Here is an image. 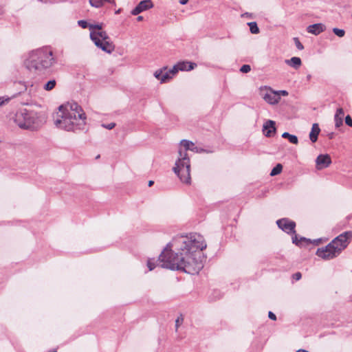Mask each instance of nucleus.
<instances>
[{
	"label": "nucleus",
	"instance_id": "18",
	"mask_svg": "<svg viewBox=\"0 0 352 352\" xmlns=\"http://www.w3.org/2000/svg\"><path fill=\"white\" fill-rule=\"evenodd\" d=\"M90 38L91 40H92V38H100L102 41H106L110 40L108 34L104 31H98V32L91 31L90 32Z\"/></svg>",
	"mask_w": 352,
	"mask_h": 352
},
{
	"label": "nucleus",
	"instance_id": "9",
	"mask_svg": "<svg viewBox=\"0 0 352 352\" xmlns=\"http://www.w3.org/2000/svg\"><path fill=\"white\" fill-rule=\"evenodd\" d=\"M94 44L102 51L111 54L114 50V45L109 41H102L100 38H92Z\"/></svg>",
	"mask_w": 352,
	"mask_h": 352
},
{
	"label": "nucleus",
	"instance_id": "16",
	"mask_svg": "<svg viewBox=\"0 0 352 352\" xmlns=\"http://www.w3.org/2000/svg\"><path fill=\"white\" fill-rule=\"evenodd\" d=\"M344 116V113L343 109L338 108L334 116L335 126L336 128H339L342 125Z\"/></svg>",
	"mask_w": 352,
	"mask_h": 352
},
{
	"label": "nucleus",
	"instance_id": "14",
	"mask_svg": "<svg viewBox=\"0 0 352 352\" xmlns=\"http://www.w3.org/2000/svg\"><path fill=\"white\" fill-rule=\"evenodd\" d=\"M166 68L164 69H158L154 73L155 77L160 80L162 83L166 82L168 80L172 78V76L168 74V72H164V70H165Z\"/></svg>",
	"mask_w": 352,
	"mask_h": 352
},
{
	"label": "nucleus",
	"instance_id": "47",
	"mask_svg": "<svg viewBox=\"0 0 352 352\" xmlns=\"http://www.w3.org/2000/svg\"><path fill=\"white\" fill-rule=\"evenodd\" d=\"M40 1H42L43 0H39Z\"/></svg>",
	"mask_w": 352,
	"mask_h": 352
},
{
	"label": "nucleus",
	"instance_id": "21",
	"mask_svg": "<svg viewBox=\"0 0 352 352\" xmlns=\"http://www.w3.org/2000/svg\"><path fill=\"white\" fill-rule=\"evenodd\" d=\"M282 137L283 138L288 139L289 142L294 144H297L298 143V139L296 135H292L289 133L288 132H284L282 134Z\"/></svg>",
	"mask_w": 352,
	"mask_h": 352
},
{
	"label": "nucleus",
	"instance_id": "3",
	"mask_svg": "<svg viewBox=\"0 0 352 352\" xmlns=\"http://www.w3.org/2000/svg\"><path fill=\"white\" fill-rule=\"evenodd\" d=\"M180 144L184 147V151L182 148L179 149V157L177 160L173 171L180 179L181 182L189 184H190V161L188 156L187 151L190 150L195 153H203L206 151L201 147L195 146V144L187 140H182ZM209 151H207L208 153Z\"/></svg>",
	"mask_w": 352,
	"mask_h": 352
},
{
	"label": "nucleus",
	"instance_id": "29",
	"mask_svg": "<svg viewBox=\"0 0 352 352\" xmlns=\"http://www.w3.org/2000/svg\"><path fill=\"white\" fill-rule=\"evenodd\" d=\"M333 32L339 37H343L345 34V32L344 30L339 29L337 28H334L333 29Z\"/></svg>",
	"mask_w": 352,
	"mask_h": 352
},
{
	"label": "nucleus",
	"instance_id": "34",
	"mask_svg": "<svg viewBox=\"0 0 352 352\" xmlns=\"http://www.w3.org/2000/svg\"><path fill=\"white\" fill-rule=\"evenodd\" d=\"M116 126V123L114 122H111V123H109V124H102V126L104 129H109V130H111L112 129H113Z\"/></svg>",
	"mask_w": 352,
	"mask_h": 352
},
{
	"label": "nucleus",
	"instance_id": "6",
	"mask_svg": "<svg viewBox=\"0 0 352 352\" xmlns=\"http://www.w3.org/2000/svg\"><path fill=\"white\" fill-rule=\"evenodd\" d=\"M276 224L278 227L285 232L287 234H294V235L296 234V223L294 221H291L287 218H283L278 219L276 221Z\"/></svg>",
	"mask_w": 352,
	"mask_h": 352
},
{
	"label": "nucleus",
	"instance_id": "11",
	"mask_svg": "<svg viewBox=\"0 0 352 352\" xmlns=\"http://www.w3.org/2000/svg\"><path fill=\"white\" fill-rule=\"evenodd\" d=\"M316 168L321 170L329 166L331 164V159L329 155H319L316 160Z\"/></svg>",
	"mask_w": 352,
	"mask_h": 352
},
{
	"label": "nucleus",
	"instance_id": "30",
	"mask_svg": "<svg viewBox=\"0 0 352 352\" xmlns=\"http://www.w3.org/2000/svg\"><path fill=\"white\" fill-rule=\"evenodd\" d=\"M178 71H179L178 67H177V64L174 65L173 67L170 69H169L167 72H168V74H170V75L172 76V77L178 72Z\"/></svg>",
	"mask_w": 352,
	"mask_h": 352
},
{
	"label": "nucleus",
	"instance_id": "43",
	"mask_svg": "<svg viewBox=\"0 0 352 352\" xmlns=\"http://www.w3.org/2000/svg\"><path fill=\"white\" fill-rule=\"evenodd\" d=\"M121 10H121L120 8H119L118 10H117L115 12V14H120V13L121 12Z\"/></svg>",
	"mask_w": 352,
	"mask_h": 352
},
{
	"label": "nucleus",
	"instance_id": "20",
	"mask_svg": "<svg viewBox=\"0 0 352 352\" xmlns=\"http://www.w3.org/2000/svg\"><path fill=\"white\" fill-rule=\"evenodd\" d=\"M285 63L290 67L298 69L302 65L301 59L299 57H292L290 59H287L285 60Z\"/></svg>",
	"mask_w": 352,
	"mask_h": 352
},
{
	"label": "nucleus",
	"instance_id": "37",
	"mask_svg": "<svg viewBox=\"0 0 352 352\" xmlns=\"http://www.w3.org/2000/svg\"><path fill=\"white\" fill-rule=\"evenodd\" d=\"M302 277V274L300 272H296L293 274V278L296 280H299Z\"/></svg>",
	"mask_w": 352,
	"mask_h": 352
},
{
	"label": "nucleus",
	"instance_id": "41",
	"mask_svg": "<svg viewBox=\"0 0 352 352\" xmlns=\"http://www.w3.org/2000/svg\"><path fill=\"white\" fill-rule=\"evenodd\" d=\"M105 1L109 3H111V4H115V1L114 0H104Z\"/></svg>",
	"mask_w": 352,
	"mask_h": 352
},
{
	"label": "nucleus",
	"instance_id": "39",
	"mask_svg": "<svg viewBox=\"0 0 352 352\" xmlns=\"http://www.w3.org/2000/svg\"><path fill=\"white\" fill-rule=\"evenodd\" d=\"M278 94H279V96L280 97V96H286L288 95V92L285 90H280V91H277Z\"/></svg>",
	"mask_w": 352,
	"mask_h": 352
},
{
	"label": "nucleus",
	"instance_id": "7",
	"mask_svg": "<svg viewBox=\"0 0 352 352\" xmlns=\"http://www.w3.org/2000/svg\"><path fill=\"white\" fill-rule=\"evenodd\" d=\"M153 6V3L151 0H142L131 10V13L132 15L135 16L145 10L152 8Z\"/></svg>",
	"mask_w": 352,
	"mask_h": 352
},
{
	"label": "nucleus",
	"instance_id": "13",
	"mask_svg": "<svg viewBox=\"0 0 352 352\" xmlns=\"http://www.w3.org/2000/svg\"><path fill=\"white\" fill-rule=\"evenodd\" d=\"M325 30V25L322 23H315L307 27V32L314 35H318Z\"/></svg>",
	"mask_w": 352,
	"mask_h": 352
},
{
	"label": "nucleus",
	"instance_id": "25",
	"mask_svg": "<svg viewBox=\"0 0 352 352\" xmlns=\"http://www.w3.org/2000/svg\"><path fill=\"white\" fill-rule=\"evenodd\" d=\"M104 0H89V4L94 8H99L103 6Z\"/></svg>",
	"mask_w": 352,
	"mask_h": 352
},
{
	"label": "nucleus",
	"instance_id": "12",
	"mask_svg": "<svg viewBox=\"0 0 352 352\" xmlns=\"http://www.w3.org/2000/svg\"><path fill=\"white\" fill-rule=\"evenodd\" d=\"M263 99L270 104H276L280 100V97L277 91L270 89L263 96Z\"/></svg>",
	"mask_w": 352,
	"mask_h": 352
},
{
	"label": "nucleus",
	"instance_id": "45",
	"mask_svg": "<svg viewBox=\"0 0 352 352\" xmlns=\"http://www.w3.org/2000/svg\"><path fill=\"white\" fill-rule=\"evenodd\" d=\"M49 352H56V349H53V350H52V351H50Z\"/></svg>",
	"mask_w": 352,
	"mask_h": 352
},
{
	"label": "nucleus",
	"instance_id": "42",
	"mask_svg": "<svg viewBox=\"0 0 352 352\" xmlns=\"http://www.w3.org/2000/svg\"><path fill=\"white\" fill-rule=\"evenodd\" d=\"M143 19H144V18H143V16H138V18H137V20H138V21H142V20H143Z\"/></svg>",
	"mask_w": 352,
	"mask_h": 352
},
{
	"label": "nucleus",
	"instance_id": "26",
	"mask_svg": "<svg viewBox=\"0 0 352 352\" xmlns=\"http://www.w3.org/2000/svg\"><path fill=\"white\" fill-rule=\"evenodd\" d=\"M56 82L55 80H50L47 82L45 83V90L50 91L54 88L56 86Z\"/></svg>",
	"mask_w": 352,
	"mask_h": 352
},
{
	"label": "nucleus",
	"instance_id": "15",
	"mask_svg": "<svg viewBox=\"0 0 352 352\" xmlns=\"http://www.w3.org/2000/svg\"><path fill=\"white\" fill-rule=\"evenodd\" d=\"M45 69L52 66L56 63V59L53 56V52L51 50H48L45 47Z\"/></svg>",
	"mask_w": 352,
	"mask_h": 352
},
{
	"label": "nucleus",
	"instance_id": "22",
	"mask_svg": "<svg viewBox=\"0 0 352 352\" xmlns=\"http://www.w3.org/2000/svg\"><path fill=\"white\" fill-rule=\"evenodd\" d=\"M20 115H16V118L15 121L17 123L18 126L21 129H29L30 127V123L28 122L27 121H25L23 122H20Z\"/></svg>",
	"mask_w": 352,
	"mask_h": 352
},
{
	"label": "nucleus",
	"instance_id": "10",
	"mask_svg": "<svg viewBox=\"0 0 352 352\" xmlns=\"http://www.w3.org/2000/svg\"><path fill=\"white\" fill-rule=\"evenodd\" d=\"M276 132V122L269 120L266 121L263 126V133L267 138L273 137Z\"/></svg>",
	"mask_w": 352,
	"mask_h": 352
},
{
	"label": "nucleus",
	"instance_id": "5",
	"mask_svg": "<svg viewBox=\"0 0 352 352\" xmlns=\"http://www.w3.org/2000/svg\"><path fill=\"white\" fill-rule=\"evenodd\" d=\"M44 50L39 48L32 51L24 61L25 67L30 72H42L44 69Z\"/></svg>",
	"mask_w": 352,
	"mask_h": 352
},
{
	"label": "nucleus",
	"instance_id": "40",
	"mask_svg": "<svg viewBox=\"0 0 352 352\" xmlns=\"http://www.w3.org/2000/svg\"><path fill=\"white\" fill-rule=\"evenodd\" d=\"M189 0H179V2L182 5H185L188 2Z\"/></svg>",
	"mask_w": 352,
	"mask_h": 352
},
{
	"label": "nucleus",
	"instance_id": "4",
	"mask_svg": "<svg viewBox=\"0 0 352 352\" xmlns=\"http://www.w3.org/2000/svg\"><path fill=\"white\" fill-rule=\"evenodd\" d=\"M351 238V231L344 232L333 239L324 248H318L316 254L324 260L333 259L339 256L342 250L348 246Z\"/></svg>",
	"mask_w": 352,
	"mask_h": 352
},
{
	"label": "nucleus",
	"instance_id": "27",
	"mask_svg": "<svg viewBox=\"0 0 352 352\" xmlns=\"http://www.w3.org/2000/svg\"><path fill=\"white\" fill-rule=\"evenodd\" d=\"M103 24L102 23H97V24H89V28L91 31H94V30H98L100 31L102 28Z\"/></svg>",
	"mask_w": 352,
	"mask_h": 352
},
{
	"label": "nucleus",
	"instance_id": "38",
	"mask_svg": "<svg viewBox=\"0 0 352 352\" xmlns=\"http://www.w3.org/2000/svg\"><path fill=\"white\" fill-rule=\"evenodd\" d=\"M268 316L271 320H276V316L272 311H269Z\"/></svg>",
	"mask_w": 352,
	"mask_h": 352
},
{
	"label": "nucleus",
	"instance_id": "8",
	"mask_svg": "<svg viewBox=\"0 0 352 352\" xmlns=\"http://www.w3.org/2000/svg\"><path fill=\"white\" fill-rule=\"evenodd\" d=\"M321 241H322V239H315L313 241H311L310 239H307L305 237H302V236L300 237L298 239V236L297 234H295L292 236L293 243H294L295 245H296L299 247H302L303 245H308L311 243H313L315 245H318L320 243Z\"/></svg>",
	"mask_w": 352,
	"mask_h": 352
},
{
	"label": "nucleus",
	"instance_id": "28",
	"mask_svg": "<svg viewBox=\"0 0 352 352\" xmlns=\"http://www.w3.org/2000/svg\"><path fill=\"white\" fill-rule=\"evenodd\" d=\"M11 100V98L4 96L0 97V107H2L6 104H8Z\"/></svg>",
	"mask_w": 352,
	"mask_h": 352
},
{
	"label": "nucleus",
	"instance_id": "2",
	"mask_svg": "<svg viewBox=\"0 0 352 352\" xmlns=\"http://www.w3.org/2000/svg\"><path fill=\"white\" fill-rule=\"evenodd\" d=\"M87 116L76 102H68L58 107L57 118L54 120L56 127L67 131L85 129Z\"/></svg>",
	"mask_w": 352,
	"mask_h": 352
},
{
	"label": "nucleus",
	"instance_id": "32",
	"mask_svg": "<svg viewBox=\"0 0 352 352\" xmlns=\"http://www.w3.org/2000/svg\"><path fill=\"white\" fill-rule=\"evenodd\" d=\"M251 70V67L249 65H243L240 68V72L242 73H248Z\"/></svg>",
	"mask_w": 352,
	"mask_h": 352
},
{
	"label": "nucleus",
	"instance_id": "35",
	"mask_svg": "<svg viewBox=\"0 0 352 352\" xmlns=\"http://www.w3.org/2000/svg\"><path fill=\"white\" fill-rule=\"evenodd\" d=\"M345 123L349 126H352V119L350 117V116H346L345 118Z\"/></svg>",
	"mask_w": 352,
	"mask_h": 352
},
{
	"label": "nucleus",
	"instance_id": "23",
	"mask_svg": "<svg viewBox=\"0 0 352 352\" xmlns=\"http://www.w3.org/2000/svg\"><path fill=\"white\" fill-rule=\"evenodd\" d=\"M283 170V166L280 164H277L272 170L270 173L271 176H275L281 173Z\"/></svg>",
	"mask_w": 352,
	"mask_h": 352
},
{
	"label": "nucleus",
	"instance_id": "36",
	"mask_svg": "<svg viewBox=\"0 0 352 352\" xmlns=\"http://www.w3.org/2000/svg\"><path fill=\"white\" fill-rule=\"evenodd\" d=\"M183 322V318H178L176 320H175V329L176 331H177L178 329V327L180 326V324L182 323Z\"/></svg>",
	"mask_w": 352,
	"mask_h": 352
},
{
	"label": "nucleus",
	"instance_id": "31",
	"mask_svg": "<svg viewBox=\"0 0 352 352\" xmlns=\"http://www.w3.org/2000/svg\"><path fill=\"white\" fill-rule=\"evenodd\" d=\"M294 43H295V45H296V47H297L299 50H303L304 46H303V45L300 43V41H299V39H298V38H294Z\"/></svg>",
	"mask_w": 352,
	"mask_h": 352
},
{
	"label": "nucleus",
	"instance_id": "1",
	"mask_svg": "<svg viewBox=\"0 0 352 352\" xmlns=\"http://www.w3.org/2000/svg\"><path fill=\"white\" fill-rule=\"evenodd\" d=\"M206 247L203 236L199 234L177 236L167 244L157 260L148 259L147 267L151 271L159 263L163 268L181 270L190 274H198L204 267L199 251Z\"/></svg>",
	"mask_w": 352,
	"mask_h": 352
},
{
	"label": "nucleus",
	"instance_id": "24",
	"mask_svg": "<svg viewBox=\"0 0 352 352\" xmlns=\"http://www.w3.org/2000/svg\"><path fill=\"white\" fill-rule=\"evenodd\" d=\"M248 25L250 27V30L252 34L259 33V28L256 22H250Z\"/></svg>",
	"mask_w": 352,
	"mask_h": 352
},
{
	"label": "nucleus",
	"instance_id": "33",
	"mask_svg": "<svg viewBox=\"0 0 352 352\" xmlns=\"http://www.w3.org/2000/svg\"><path fill=\"white\" fill-rule=\"evenodd\" d=\"M78 24L82 28H87L89 27V24L85 20H79L78 21Z\"/></svg>",
	"mask_w": 352,
	"mask_h": 352
},
{
	"label": "nucleus",
	"instance_id": "17",
	"mask_svg": "<svg viewBox=\"0 0 352 352\" xmlns=\"http://www.w3.org/2000/svg\"><path fill=\"white\" fill-rule=\"evenodd\" d=\"M320 132L318 124L314 123L312 125L311 132L309 133V139L311 142L314 143L318 140V136Z\"/></svg>",
	"mask_w": 352,
	"mask_h": 352
},
{
	"label": "nucleus",
	"instance_id": "19",
	"mask_svg": "<svg viewBox=\"0 0 352 352\" xmlns=\"http://www.w3.org/2000/svg\"><path fill=\"white\" fill-rule=\"evenodd\" d=\"M197 64L188 61H182L177 63L179 71H190L196 67Z\"/></svg>",
	"mask_w": 352,
	"mask_h": 352
},
{
	"label": "nucleus",
	"instance_id": "44",
	"mask_svg": "<svg viewBox=\"0 0 352 352\" xmlns=\"http://www.w3.org/2000/svg\"><path fill=\"white\" fill-rule=\"evenodd\" d=\"M153 184H154V182H153V181H152V180L149 181V182H148V186H153Z\"/></svg>",
	"mask_w": 352,
	"mask_h": 352
},
{
	"label": "nucleus",
	"instance_id": "46",
	"mask_svg": "<svg viewBox=\"0 0 352 352\" xmlns=\"http://www.w3.org/2000/svg\"><path fill=\"white\" fill-rule=\"evenodd\" d=\"M311 78V76L310 75H308L307 76V78L309 79Z\"/></svg>",
	"mask_w": 352,
	"mask_h": 352
}]
</instances>
